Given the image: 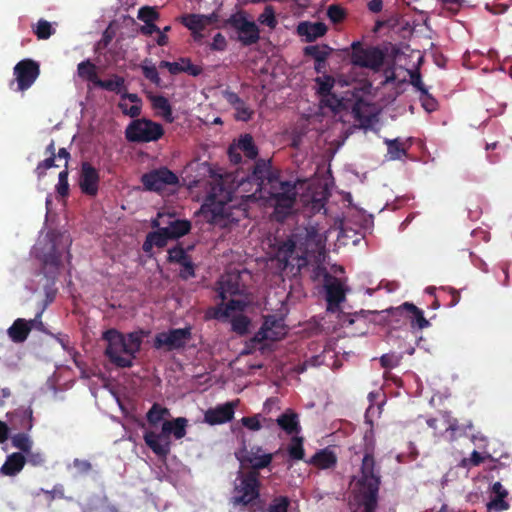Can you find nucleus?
<instances>
[{"mask_svg": "<svg viewBox=\"0 0 512 512\" xmlns=\"http://www.w3.org/2000/svg\"><path fill=\"white\" fill-rule=\"evenodd\" d=\"M227 25L237 32V40L243 46L256 44L260 39V30L255 22L249 21L243 14L236 13L229 17Z\"/></svg>", "mask_w": 512, "mask_h": 512, "instance_id": "9b49d317", "label": "nucleus"}, {"mask_svg": "<svg viewBox=\"0 0 512 512\" xmlns=\"http://www.w3.org/2000/svg\"><path fill=\"white\" fill-rule=\"evenodd\" d=\"M13 74L17 82V90L26 91L38 78L40 66L32 59H23L14 66Z\"/></svg>", "mask_w": 512, "mask_h": 512, "instance_id": "4468645a", "label": "nucleus"}, {"mask_svg": "<svg viewBox=\"0 0 512 512\" xmlns=\"http://www.w3.org/2000/svg\"><path fill=\"white\" fill-rule=\"evenodd\" d=\"M307 463L319 468V469H330L336 466L337 456L329 448H324L317 451Z\"/></svg>", "mask_w": 512, "mask_h": 512, "instance_id": "7c9ffc66", "label": "nucleus"}, {"mask_svg": "<svg viewBox=\"0 0 512 512\" xmlns=\"http://www.w3.org/2000/svg\"><path fill=\"white\" fill-rule=\"evenodd\" d=\"M191 338L192 329L190 326L172 328L166 332L157 333L153 345L156 349L165 348L167 351L180 350L186 346Z\"/></svg>", "mask_w": 512, "mask_h": 512, "instance_id": "9d476101", "label": "nucleus"}, {"mask_svg": "<svg viewBox=\"0 0 512 512\" xmlns=\"http://www.w3.org/2000/svg\"><path fill=\"white\" fill-rule=\"evenodd\" d=\"M148 235L150 236V239H152L153 244L158 248L165 247L168 243V240L171 239L168 234V230L165 229V227L149 232Z\"/></svg>", "mask_w": 512, "mask_h": 512, "instance_id": "603ef678", "label": "nucleus"}, {"mask_svg": "<svg viewBox=\"0 0 512 512\" xmlns=\"http://www.w3.org/2000/svg\"><path fill=\"white\" fill-rule=\"evenodd\" d=\"M34 33L38 39L46 40L54 33V29L48 21L40 19L37 22Z\"/></svg>", "mask_w": 512, "mask_h": 512, "instance_id": "6e6d98bb", "label": "nucleus"}, {"mask_svg": "<svg viewBox=\"0 0 512 512\" xmlns=\"http://www.w3.org/2000/svg\"><path fill=\"white\" fill-rule=\"evenodd\" d=\"M63 251L57 247L56 240L51 238L42 248H36V256L42 262L46 277H54L62 264Z\"/></svg>", "mask_w": 512, "mask_h": 512, "instance_id": "f8f14e48", "label": "nucleus"}, {"mask_svg": "<svg viewBox=\"0 0 512 512\" xmlns=\"http://www.w3.org/2000/svg\"><path fill=\"white\" fill-rule=\"evenodd\" d=\"M236 148L243 152L249 159H255L258 155V149L254 143L253 137L250 134L240 136Z\"/></svg>", "mask_w": 512, "mask_h": 512, "instance_id": "a19ab883", "label": "nucleus"}, {"mask_svg": "<svg viewBox=\"0 0 512 512\" xmlns=\"http://www.w3.org/2000/svg\"><path fill=\"white\" fill-rule=\"evenodd\" d=\"M25 463L26 457L21 452H14L7 456L0 472L5 476H15L21 472Z\"/></svg>", "mask_w": 512, "mask_h": 512, "instance_id": "2f4dec72", "label": "nucleus"}, {"mask_svg": "<svg viewBox=\"0 0 512 512\" xmlns=\"http://www.w3.org/2000/svg\"><path fill=\"white\" fill-rule=\"evenodd\" d=\"M326 32L327 26L323 22L302 21L297 26V34L303 37L305 42H313Z\"/></svg>", "mask_w": 512, "mask_h": 512, "instance_id": "bb28decb", "label": "nucleus"}, {"mask_svg": "<svg viewBox=\"0 0 512 512\" xmlns=\"http://www.w3.org/2000/svg\"><path fill=\"white\" fill-rule=\"evenodd\" d=\"M102 339L107 342L105 356L118 368H130L133 366L131 357L126 355L125 335L116 329H108L102 334Z\"/></svg>", "mask_w": 512, "mask_h": 512, "instance_id": "0eeeda50", "label": "nucleus"}, {"mask_svg": "<svg viewBox=\"0 0 512 512\" xmlns=\"http://www.w3.org/2000/svg\"><path fill=\"white\" fill-rule=\"evenodd\" d=\"M385 312L389 317L388 323L394 328H400L407 324L408 309L404 308V303L397 307H391Z\"/></svg>", "mask_w": 512, "mask_h": 512, "instance_id": "58836bf2", "label": "nucleus"}, {"mask_svg": "<svg viewBox=\"0 0 512 512\" xmlns=\"http://www.w3.org/2000/svg\"><path fill=\"white\" fill-rule=\"evenodd\" d=\"M137 17L144 23H148L157 20L159 18V14L153 7L143 6L139 9Z\"/></svg>", "mask_w": 512, "mask_h": 512, "instance_id": "69168bd1", "label": "nucleus"}, {"mask_svg": "<svg viewBox=\"0 0 512 512\" xmlns=\"http://www.w3.org/2000/svg\"><path fill=\"white\" fill-rule=\"evenodd\" d=\"M36 319L25 320L23 318L16 319L8 328L7 333L14 343L24 342L31 332Z\"/></svg>", "mask_w": 512, "mask_h": 512, "instance_id": "cd10ccee", "label": "nucleus"}, {"mask_svg": "<svg viewBox=\"0 0 512 512\" xmlns=\"http://www.w3.org/2000/svg\"><path fill=\"white\" fill-rule=\"evenodd\" d=\"M208 18L205 17V14H196L189 13L184 14L178 18V21L191 31V36L195 42H201L204 35L202 31L206 29V25L204 21H207Z\"/></svg>", "mask_w": 512, "mask_h": 512, "instance_id": "393cba45", "label": "nucleus"}, {"mask_svg": "<svg viewBox=\"0 0 512 512\" xmlns=\"http://www.w3.org/2000/svg\"><path fill=\"white\" fill-rule=\"evenodd\" d=\"M442 419L445 426V434L450 442L456 441L465 433V427L460 425L458 420L451 416L450 412H444Z\"/></svg>", "mask_w": 512, "mask_h": 512, "instance_id": "f704fd0d", "label": "nucleus"}, {"mask_svg": "<svg viewBox=\"0 0 512 512\" xmlns=\"http://www.w3.org/2000/svg\"><path fill=\"white\" fill-rule=\"evenodd\" d=\"M277 425L288 435H296L301 431L298 414L287 409L276 419Z\"/></svg>", "mask_w": 512, "mask_h": 512, "instance_id": "c85d7f7f", "label": "nucleus"}, {"mask_svg": "<svg viewBox=\"0 0 512 512\" xmlns=\"http://www.w3.org/2000/svg\"><path fill=\"white\" fill-rule=\"evenodd\" d=\"M52 167H59L56 164V157L48 156L43 161H40L34 170L38 180H41L46 175V171Z\"/></svg>", "mask_w": 512, "mask_h": 512, "instance_id": "4d7b16f0", "label": "nucleus"}, {"mask_svg": "<svg viewBox=\"0 0 512 512\" xmlns=\"http://www.w3.org/2000/svg\"><path fill=\"white\" fill-rule=\"evenodd\" d=\"M317 270L324 274L327 311L336 312L340 303L345 300L343 285L338 278L330 275L325 268L318 267Z\"/></svg>", "mask_w": 512, "mask_h": 512, "instance_id": "2eb2a0df", "label": "nucleus"}, {"mask_svg": "<svg viewBox=\"0 0 512 512\" xmlns=\"http://www.w3.org/2000/svg\"><path fill=\"white\" fill-rule=\"evenodd\" d=\"M260 198L267 199L274 207V214L278 221H283L292 213L297 199L296 185L291 181H274V184L259 195Z\"/></svg>", "mask_w": 512, "mask_h": 512, "instance_id": "7ed1b4c3", "label": "nucleus"}, {"mask_svg": "<svg viewBox=\"0 0 512 512\" xmlns=\"http://www.w3.org/2000/svg\"><path fill=\"white\" fill-rule=\"evenodd\" d=\"M166 224L165 229L168 230V234L173 240L187 235L192 228L191 222L187 219H173L166 222Z\"/></svg>", "mask_w": 512, "mask_h": 512, "instance_id": "c9c22d12", "label": "nucleus"}, {"mask_svg": "<svg viewBox=\"0 0 512 512\" xmlns=\"http://www.w3.org/2000/svg\"><path fill=\"white\" fill-rule=\"evenodd\" d=\"M200 212L203 214L207 222L224 226L228 217L226 203L216 201L215 195H210L205 203L201 206Z\"/></svg>", "mask_w": 512, "mask_h": 512, "instance_id": "f3484780", "label": "nucleus"}, {"mask_svg": "<svg viewBox=\"0 0 512 512\" xmlns=\"http://www.w3.org/2000/svg\"><path fill=\"white\" fill-rule=\"evenodd\" d=\"M218 297L221 301H225L228 297L240 294V286L238 276L226 275L218 282Z\"/></svg>", "mask_w": 512, "mask_h": 512, "instance_id": "c756f323", "label": "nucleus"}, {"mask_svg": "<svg viewBox=\"0 0 512 512\" xmlns=\"http://www.w3.org/2000/svg\"><path fill=\"white\" fill-rule=\"evenodd\" d=\"M286 335L285 325L282 319L275 316H267L260 330L255 335V340L261 342L265 340L278 341Z\"/></svg>", "mask_w": 512, "mask_h": 512, "instance_id": "a211bd4d", "label": "nucleus"}, {"mask_svg": "<svg viewBox=\"0 0 512 512\" xmlns=\"http://www.w3.org/2000/svg\"><path fill=\"white\" fill-rule=\"evenodd\" d=\"M262 418L263 417L261 414H255L253 416H246V417L241 418L240 422L248 430L259 431L262 428V424H261Z\"/></svg>", "mask_w": 512, "mask_h": 512, "instance_id": "680f3d73", "label": "nucleus"}, {"mask_svg": "<svg viewBox=\"0 0 512 512\" xmlns=\"http://www.w3.org/2000/svg\"><path fill=\"white\" fill-rule=\"evenodd\" d=\"M68 169H64L58 175V183L56 185V192L61 197H67L69 194V183H68Z\"/></svg>", "mask_w": 512, "mask_h": 512, "instance_id": "bf43d9fd", "label": "nucleus"}, {"mask_svg": "<svg viewBox=\"0 0 512 512\" xmlns=\"http://www.w3.org/2000/svg\"><path fill=\"white\" fill-rule=\"evenodd\" d=\"M298 235V243L302 244V252H305V257L308 259L310 255L319 253L324 249V240L322 235L318 232L315 227H309L305 229V235Z\"/></svg>", "mask_w": 512, "mask_h": 512, "instance_id": "b1692460", "label": "nucleus"}, {"mask_svg": "<svg viewBox=\"0 0 512 512\" xmlns=\"http://www.w3.org/2000/svg\"><path fill=\"white\" fill-rule=\"evenodd\" d=\"M141 183L145 190L160 192L166 186H173L179 183L178 176L167 167L153 169L141 176Z\"/></svg>", "mask_w": 512, "mask_h": 512, "instance_id": "ddd939ff", "label": "nucleus"}, {"mask_svg": "<svg viewBox=\"0 0 512 512\" xmlns=\"http://www.w3.org/2000/svg\"><path fill=\"white\" fill-rule=\"evenodd\" d=\"M236 403L226 402L209 408L204 413V422L214 426L230 422L234 418Z\"/></svg>", "mask_w": 512, "mask_h": 512, "instance_id": "412c9836", "label": "nucleus"}, {"mask_svg": "<svg viewBox=\"0 0 512 512\" xmlns=\"http://www.w3.org/2000/svg\"><path fill=\"white\" fill-rule=\"evenodd\" d=\"M290 501L286 496H278L272 500L267 512H287Z\"/></svg>", "mask_w": 512, "mask_h": 512, "instance_id": "052dcab7", "label": "nucleus"}, {"mask_svg": "<svg viewBox=\"0 0 512 512\" xmlns=\"http://www.w3.org/2000/svg\"><path fill=\"white\" fill-rule=\"evenodd\" d=\"M260 472L247 471L239 472L235 483L231 502L234 506H252L260 496Z\"/></svg>", "mask_w": 512, "mask_h": 512, "instance_id": "20e7f679", "label": "nucleus"}, {"mask_svg": "<svg viewBox=\"0 0 512 512\" xmlns=\"http://www.w3.org/2000/svg\"><path fill=\"white\" fill-rule=\"evenodd\" d=\"M303 442V437L297 436V434L292 436L287 448L288 455L292 460L299 461L304 459L305 451L303 447Z\"/></svg>", "mask_w": 512, "mask_h": 512, "instance_id": "a18cd8bd", "label": "nucleus"}, {"mask_svg": "<svg viewBox=\"0 0 512 512\" xmlns=\"http://www.w3.org/2000/svg\"><path fill=\"white\" fill-rule=\"evenodd\" d=\"M164 135L160 123L146 118L132 120L125 129V137L132 143H148L159 140Z\"/></svg>", "mask_w": 512, "mask_h": 512, "instance_id": "423d86ee", "label": "nucleus"}, {"mask_svg": "<svg viewBox=\"0 0 512 512\" xmlns=\"http://www.w3.org/2000/svg\"><path fill=\"white\" fill-rule=\"evenodd\" d=\"M422 107L429 113L434 112L438 108L437 100L429 94L428 90L423 91L420 95Z\"/></svg>", "mask_w": 512, "mask_h": 512, "instance_id": "774afa93", "label": "nucleus"}, {"mask_svg": "<svg viewBox=\"0 0 512 512\" xmlns=\"http://www.w3.org/2000/svg\"><path fill=\"white\" fill-rule=\"evenodd\" d=\"M77 73L81 79L92 82L94 85H96L97 79H99L97 67L89 59L78 64Z\"/></svg>", "mask_w": 512, "mask_h": 512, "instance_id": "ea45409f", "label": "nucleus"}, {"mask_svg": "<svg viewBox=\"0 0 512 512\" xmlns=\"http://www.w3.org/2000/svg\"><path fill=\"white\" fill-rule=\"evenodd\" d=\"M11 443L14 448L19 449L23 453H28L33 445V441L28 432H19L11 437Z\"/></svg>", "mask_w": 512, "mask_h": 512, "instance_id": "49530a36", "label": "nucleus"}, {"mask_svg": "<svg viewBox=\"0 0 512 512\" xmlns=\"http://www.w3.org/2000/svg\"><path fill=\"white\" fill-rule=\"evenodd\" d=\"M351 62L355 66L369 68L372 70H379L385 59L384 52L379 47L364 48L361 42L352 43Z\"/></svg>", "mask_w": 512, "mask_h": 512, "instance_id": "1a4fd4ad", "label": "nucleus"}, {"mask_svg": "<svg viewBox=\"0 0 512 512\" xmlns=\"http://www.w3.org/2000/svg\"><path fill=\"white\" fill-rule=\"evenodd\" d=\"M509 495L508 490L501 482H494L489 489V501L486 504L487 512H503L510 508L507 501Z\"/></svg>", "mask_w": 512, "mask_h": 512, "instance_id": "4be33fe9", "label": "nucleus"}, {"mask_svg": "<svg viewBox=\"0 0 512 512\" xmlns=\"http://www.w3.org/2000/svg\"><path fill=\"white\" fill-rule=\"evenodd\" d=\"M7 418L10 423V430L29 432L34 425L33 410L30 406L27 408L21 407L13 412H8Z\"/></svg>", "mask_w": 512, "mask_h": 512, "instance_id": "5701e85b", "label": "nucleus"}, {"mask_svg": "<svg viewBox=\"0 0 512 512\" xmlns=\"http://www.w3.org/2000/svg\"><path fill=\"white\" fill-rule=\"evenodd\" d=\"M249 325V318L243 314H239L231 320L232 330L239 335H245L248 332Z\"/></svg>", "mask_w": 512, "mask_h": 512, "instance_id": "09e8293b", "label": "nucleus"}, {"mask_svg": "<svg viewBox=\"0 0 512 512\" xmlns=\"http://www.w3.org/2000/svg\"><path fill=\"white\" fill-rule=\"evenodd\" d=\"M246 302L242 299H230L227 303L224 301L216 308V318L229 317L232 312H242L246 308Z\"/></svg>", "mask_w": 512, "mask_h": 512, "instance_id": "e433bc0d", "label": "nucleus"}, {"mask_svg": "<svg viewBox=\"0 0 512 512\" xmlns=\"http://www.w3.org/2000/svg\"><path fill=\"white\" fill-rule=\"evenodd\" d=\"M402 356L395 353H387L380 357V364L385 369H393L401 362Z\"/></svg>", "mask_w": 512, "mask_h": 512, "instance_id": "0e129e2a", "label": "nucleus"}, {"mask_svg": "<svg viewBox=\"0 0 512 512\" xmlns=\"http://www.w3.org/2000/svg\"><path fill=\"white\" fill-rule=\"evenodd\" d=\"M235 457L242 467L251 468L249 471L260 472L272 463L274 455L265 453L260 445H253L248 448L245 439H243L241 447L235 452Z\"/></svg>", "mask_w": 512, "mask_h": 512, "instance_id": "6e6552de", "label": "nucleus"}, {"mask_svg": "<svg viewBox=\"0 0 512 512\" xmlns=\"http://www.w3.org/2000/svg\"><path fill=\"white\" fill-rule=\"evenodd\" d=\"M381 485L380 467L374 458V443L365 444L360 475L355 482V498L359 509L354 512H376Z\"/></svg>", "mask_w": 512, "mask_h": 512, "instance_id": "f257e3e1", "label": "nucleus"}, {"mask_svg": "<svg viewBox=\"0 0 512 512\" xmlns=\"http://www.w3.org/2000/svg\"><path fill=\"white\" fill-rule=\"evenodd\" d=\"M142 344L141 336L132 332L125 336V345H126V355L131 357V362L136 358V354L140 351Z\"/></svg>", "mask_w": 512, "mask_h": 512, "instance_id": "c03bdc74", "label": "nucleus"}, {"mask_svg": "<svg viewBox=\"0 0 512 512\" xmlns=\"http://www.w3.org/2000/svg\"><path fill=\"white\" fill-rule=\"evenodd\" d=\"M236 111L235 118L240 121L247 122L252 118L253 110L246 104L244 100L241 101V104L233 107Z\"/></svg>", "mask_w": 512, "mask_h": 512, "instance_id": "338daca9", "label": "nucleus"}, {"mask_svg": "<svg viewBox=\"0 0 512 512\" xmlns=\"http://www.w3.org/2000/svg\"><path fill=\"white\" fill-rule=\"evenodd\" d=\"M187 419L178 417L171 421L165 420L162 424L160 433L146 431L144 433L145 444L159 457H166L170 453L172 434L176 439H181L186 435Z\"/></svg>", "mask_w": 512, "mask_h": 512, "instance_id": "f03ea898", "label": "nucleus"}, {"mask_svg": "<svg viewBox=\"0 0 512 512\" xmlns=\"http://www.w3.org/2000/svg\"><path fill=\"white\" fill-rule=\"evenodd\" d=\"M352 113L356 121L364 129L371 128L377 120L378 110L374 104H371L364 99H358L352 108Z\"/></svg>", "mask_w": 512, "mask_h": 512, "instance_id": "aec40b11", "label": "nucleus"}, {"mask_svg": "<svg viewBox=\"0 0 512 512\" xmlns=\"http://www.w3.org/2000/svg\"><path fill=\"white\" fill-rule=\"evenodd\" d=\"M258 22L262 25H266L271 29H274L277 25L275 17V11L272 6L268 5L264 8V11L259 15Z\"/></svg>", "mask_w": 512, "mask_h": 512, "instance_id": "864d4df0", "label": "nucleus"}, {"mask_svg": "<svg viewBox=\"0 0 512 512\" xmlns=\"http://www.w3.org/2000/svg\"><path fill=\"white\" fill-rule=\"evenodd\" d=\"M485 460H486V456H484L480 452L474 450L471 453L470 457L463 458L460 461L459 466L462 468L470 469L472 467H477V466L481 465L482 463L485 462Z\"/></svg>", "mask_w": 512, "mask_h": 512, "instance_id": "5fc2aeb1", "label": "nucleus"}, {"mask_svg": "<svg viewBox=\"0 0 512 512\" xmlns=\"http://www.w3.org/2000/svg\"><path fill=\"white\" fill-rule=\"evenodd\" d=\"M190 249H192V247L184 249L181 244H177L176 246L168 249L167 261L174 264L183 262L187 257H189L187 251Z\"/></svg>", "mask_w": 512, "mask_h": 512, "instance_id": "de8ad7c7", "label": "nucleus"}, {"mask_svg": "<svg viewBox=\"0 0 512 512\" xmlns=\"http://www.w3.org/2000/svg\"><path fill=\"white\" fill-rule=\"evenodd\" d=\"M168 416H170V410L168 408L154 403L148 410L146 419L151 426H156Z\"/></svg>", "mask_w": 512, "mask_h": 512, "instance_id": "79ce46f5", "label": "nucleus"}, {"mask_svg": "<svg viewBox=\"0 0 512 512\" xmlns=\"http://www.w3.org/2000/svg\"><path fill=\"white\" fill-rule=\"evenodd\" d=\"M388 154L393 160H397L406 155V150L402 147L401 142L398 139L389 140L386 139Z\"/></svg>", "mask_w": 512, "mask_h": 512, "instance_id": "3c124183", "label": "nucleus"}, {"mask_svg": "<svg viewBox=\"0 0 512 512\" xmlns=\"http://www.w3.org/2000/svg\"><path fill=\"white\" fill-rule=\"evenodd\" d=\"M181 269L179 271V277L183 280H189L195 277V264L193 263L191 257H187L186 260L179 263Z\"/></svg>", "mask_w": 512, "mask_h": 512, "instance_id": "13d9d810", "label": "nucleus"}, {"mask_svg": "<svg viewBox=\"0 0 512 512\" xmlns=\"http://www.w3.org/2000/svg\"><path fill=\"white\" fill-rule=\"evenodd\" d=\"M298 235H291L285 240L277 241L275 258L280 263L282 269L288 267L297 268L300 271L308 265V259L305 252H302V244L298 243Z\"/></svg>", "mask_w": 512, "mask_h": 512, "instance_id": "39448f33", "label": "nucleus"}, {"mask_svg": "<svg viewBox=\"0 0 512 512\" xmlns=\"http://www.w3.org/2000/svg\"><path fill=\"white\" fill-rule=\"evenodd\" d=\"M125 80L123 77L114 74L111 79H97L96 87L102 88L104 90L114 92V93H121L122 89L124 88Z\"/></svg>", "mask_w": 512, "mask_h": 512, "instance_id": "37998d69", "label": "nucleus"}, {"mask_svg": "<svg viewBox=\"0 0 512 512\" xmlns=\"http://www.w3.org/2000/svg\"><path fill=\"white\" fill-rule=\"evenodd\" d=\"M404 308L408 309L407 323L412 329L422 330L430 326L429 321L424 317V312L413 303L404 302Z\"/></svg>", "mask_w": 512, "mask_h": 512, "instance_id": "473e14b6", "label": "nucleus"}, {"mask_svg": "<svg viewBox=\"0 0 512 512\" xmlns=\"http://www.w3.org/2000/svg\"><path fill=\"white\" fill-rule=\"evenodd\" d=\"M327 16L333 23H340L346 17V11L340 5H330L327 9Z\"/></svg>", "mask_w": 512, "mask_h": 512, "instance_id": "e2e57ef3", "label": "nucleus"}, {"mask_svg": "<svg viewBox=\"0 0 512 512\" xmlns=\"http://www.w3.org/2000/svg\"><path fill=\"white\" fill-rule=\"evenodd\" d=\"M99 181V171L89 162H83L79 177L81 191L86 195L95 196L98 192Z\"/></svg>", "mask_w": 512, "mask_h": 512, "instance_id": "6ab92c4d", "label": "nucleus"}, {"mask_svg": "<svg viewBox=\"0 0 512 512\" xmlns=\"http://www.w3.org/2000/svg\"><path fill=\"white\" fill-rule=\"evenodd\" d=\"M333 49L326 44L309 45L304 47L303 53L307 57H312L315 62H325L331 55Z\"/></svg>", "mask_w": 512, "mask_h": 512, "instance_id": "4c0bfd02", "label": "nucleus"}, {"mask_svg": "<svg viewBox=\"0 0 512 512\" xmlns=\"http://www.w3.org/2000/svg\"><path fill=\"white\" fill-rule=\"evenodd\" d=\"M315 82L318 84L319 96H325L332 93V89L335 84V80L330 75H324L323 77H317Z\"/></svg>", "mask_w": 512, "mask_h": 512, "instance_id": "8fccbe9b", "label": "nucleus"}, {"mask_svg": "<svg viewBox=\"0 0 512 512\" xmlns=\"http://www.w3.org/2000/svg\"><path fill=\"white\" fill-rule=\"evenodd\" d=\"M160 68H166L170 74L187 73L190 76L197 77L203 72V68L195 65L188 57H181L178 62L161 61Z\"/></svg>", "mask_w": 512, "mask_h": 512, "instance_id": "a878e982", "label": "nucleus"}, {"mask_svg": "<svg viewBox=\"0 0 512 512\" xmlns=\"http://www.w3.org/2000/svg\"><path fill=\"white\" fill-rule=\"evenodd\" d=\"M148 98L151 101L152 108L156 110L166 122L172 123L174 121L172 107L166 97L162 95H149Z\"/></svg>", "mask_w": 512, "mask_h": 512, "instance_id": "72a5a7b5", "label": "nucleus"}, {"mask_svg": "<svg viewBox=\"0 0 512 512\" xmlns=\"http://www.w3.org/2000/svg\"><path fill=\"white\" fill-rule=\"evenodd\" d=\"M277 180H279V176L271 170L269 163L264 160H258L255 163L253 172L249 176V181L256 185L255 193H259V195H262Z\"/></svg>", "mask_w": 512, "mask_h": 512, "instance_id": "dca6fc26", "label": "nucleus"}]
</instances>
